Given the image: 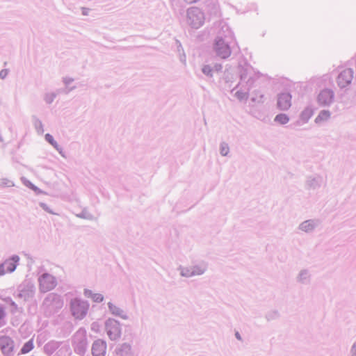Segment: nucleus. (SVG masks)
Here are the masks:
<instances>
[{"mask_svg": "<svg viewBox=\"0 0 356 356\" xmlns=\"http://www.w3.org/2000/svg\"><path fill=\"white\" fill-rule=\"evenodd\" d=\"M234 40V35L227 26L222 27L216 36L213 44V50L216 56L222 59H226L232 54L231 43Z\"/></svg>", "mask_w": 356, "mask_h": 356, "instance_id": "f257e3e1", "label": "nucleus"}, {"mask_svg": "<svg viewBox=\"0 0 356 356\" xmlns=\"http://www.w3.org/2000/svg\"><path fill=\"white\" fill-rule=\"evenodd\" d=\"M63 303L61 296L55 293H49L42 304L45 316L50 317L58 313L63 307Z\"/></svg>", "mask_w": 356, "mask_h": 356, "instance_id": "f03ea898", "label": "nucleus"}, {"mask_svg": "<svg viewBox=\"0 0 356 356\" xmlns=\"http://www.w3.org/2000/svg\"><path fill=\"white\" fill-rule=\"evenodd\" d=\"M71 341L74 352L79 356H85L88 348L86 328H79L72 335Z\"/></svg>", "mask_w": 356, "mask_h": 356, "instance_id": "7ed1b4c3", "label": "nucleus"}, {"mask_svg": "<svg viewBox=\"0 0 356 356\" xmlns=\"http://www.w3.org/2000/svg\"><path fill=\"white\" fill-rule=\"evenodd\" d=\"M89 304L87 301L79 298H74L70 300V309L72 315L76 319L81 320L87 314Z\"/></svg>", "mask_w": 356, "mask_h": 356, "instance_id": "20e7f679", "label": "nucleus"}, {"mask_svg": "<svg viewBox=\"0 0 356 356\" xmlns=\"http://www.w3.org/2000/svg\"><path fill=\"white\" fill-rule=\"evenodd\" d=\"M187 24L192 28L197 29L204 23V13L197 7H191L187 10Z\"/></svg>", "mask_w": 356, "mask_h": 356, "instance_id": "39448f33", "label": "nucleus"}, {"mask_svg": "<svg viewBox=\"0 0 356 356\" xmlns=\"http://www.w3.org/2000/svg\"><path fill=\"white\" fill-rule=\"evenodd\" d=\"M105 331L111 341H117L121 337L122 328L120 322L108 318L104 323Z\"/></svg>", "mask_w": 356, "mask_h": 356, "instance_id": "423d86ee", "label": "nucleus"}, {"mask_svg": "<svg viewBox=\"0 0 356 356\" xmlns=\"http://www.w3.org/2000/svg\"><path fill=\"white\" fill-rule=\"evenodd\" d=\"M17 297L22 299L24 302L31 300L35 293V285L29 282L24 281L17 287Z\"/></svg>", "mask_w": 356, "mask_h": 356, "instance_id": "0eeeda50", "label": "nucleus"}, {"mask_svg": "<svg viewBox=\"0 0 356 356\" xmlns=\"http://www.w3.org/2000/svg\"><path fill=\"white\" fill-rule=\"evenodd\" d=\"M39 289L41 293H46L54 289L57 285L56 278L48 273H42L38 278Z\"/></svg>", "mask_w": 356, "mask_h": 356, "instance_id": "6e6552de", "label": "nucleus"}, {"mask_svg": "<svg viewBox=\"0 0 356 356\" xmlns=\"http://www.w3.org/2000/svg\"><path fill=\"white\" fill-rule=\"evenodd\" d=\"M354 71L351 68H346L341 71L337 78V83L341 89H345L352 83Z\"/></svg>", "mask_w": 356, "mask_h": 356, "instance_id": "1a4fd4ad", "label": "nucleus"}, {"mask_svg": "<svg viewBox=\"0 0 356 356\" xmlns=\"http://www.w3.org/2000/svg\"><path fill=\"white\" fill-rule=\"evenodd\" d=\"M19 261V257L14 254L3 263L0 264V276H3L6 273H13L15 270Z\"/></svg>", "mask_w": 356, "mask_h": 356, "instance_id": "9d476101", "label": "nucleus"}, {"mask_svg": "<svg viewBox=\"0 0 356 356\" xmlns=\"http://www.w3.org/2000/svg\"><path fill=\"white\" fill-rule=\"evenodd\" d=\"M334 93L332 90L325 88L322 90L317 96V102L321 106H329L333 102Z\"/></svg>", "mask_w": 356, "mask_h": 356, "instance_id": "9b49d317", "label": "nucleus"}, {"mask_svg": "<svg viewBox=\"0 0 356 356\" xmlns=\"http://www.w3.org/2000/svg\"><path fill=\"white\" fill-rule=\"evenodd\" d=\"M0 349L5 356H11L14 350V341L8 336L0 337Z\"/></svg>", "mask_w": 356, "mask_h": 356, "instance_id": "f8f14e48", "label": "nucleus"}, {"mask_svg": "<svg viewBox=\"0 0 356 356\" xmlns=\"http://www.w3.org/2000/svg\"><path fill=\"white\" fill-rule=\"evenodd\" d=\"M106 348V341L102 339H97L92 344L91 354L92 356H105Z\"/></svg>", "mask_w": 356, "mask_h": 356, "instance_id": "ddd939ff", "label": "nucleus"}, {"mask_svg": "<svg viewBox=\"0 0 356 356\" xmlns=\"http://www.w3.org/2000/svg\"><path fill=\"white\" fill-rule=\"evenodd\" d=\"M291 95L288 92H281L277 95V106L280 110L286 111L291 106Z\"/></svg>", "mask_w": 356, "mask_h": 356, "instance_id": "4468645a", "label": "nucleus"}, {"mask_svg": "<svg viewBox=\"0 0 356 356\" xmlns=\"http://www.w3.org/2000/svg\"><path fill=\"white\" fill-rule=\"evenodd\" d=\"M321 224V221L318 219H309L306 220L301 222L298 229L306 233L312 232L319 225Z\"/></svg>", "mask_w": 356, "mask_h": 356, "instance_id": "2eb2a0df", "label": "nucleus"}, {"mask_svg": "<svg viewBox=\"0 0 356 356\" xmlns=\"http://www.w3.org/2000/svg\"><path fill=\"white\" fill-rule=\"evenodd\" d=\"M323 177L321 176H309L306 180L305 188L307 190H316L321 187Z\"/></svg>", "mask_w": 356, "mask_h": 356, "instance_id": "dca6fc26", "label": "nucleus"}, {"mask_svg": "<svg viewBox=\"0 0 356 356\" xmlns=\"http://www.w3.org/2000/svg\"><path fill=\"white\" fill-rule=\"evenodd\" d=\"M62 343V341L51 340L44 346L43 352L47 356H53Z\"/></svg>", "mask_w": 356, "mask_h": 356, "instance_id": "f3484780", "label": "nucleus"}, {"mask_svg": "<svg viewBox=\"0 0 356 356\" xmlns=\"http://www.w3.org/2000/svg\"><path fill=\"white\" fill-rule=\"evenodd\" d=\"M115 353L117 356H133L131 345L127 342L119 344Z\"/></svg>", "mask_w": 356, "mask_h": 356, "instance_id": "a211bd4d", "label": "nucleus"}, {"mask_svg": "<svg viewBox=\"0 0 356 356\" xmlns=\"http://www.w3.org/2000/svg\"><path fill=\"white\" fill-rule=\"evenodd\" d=\"M252 67L250 64H248L246 61L240 62L238 65V72L239 74L240 81L241 82L244 81L248 74L250 73L252 70Z\"/></svg>", "mask_w": 356, "mask_h": 356, "instance_id": "6ab92c4d", "label": "nucleus"}, {"mask_svg": "<svg viewBox=\"0 0 356 356\" xmlns=\"http://www.w3.org/2000/svg\"><path fill=\"white\" fill-rule=\"evenodd\" d=\"M107 305L108 311L112 315L120 317L124 320H127L129 318V316L127 315L126 312H124L122 309L116 306L111 302H108Z\"/></svg>", "mask_w": 356, "mask_h": 356, "instance_id": "aec40b11", "label": "nucleus"}, {"mask_svg": "<svg viewBox=\"0 0 356 356\" xmlns=\"http://www.w3.org/2000/svg\"><path fill=\"white\" fill-rule=\"evenodd\" d=\"M297 282L302 284H308L310 282V274L308 270L302 269L300 271L298 277Z\"/></svg>", "mask_w": 356, "mask_h": 356, "instance_id": "412c9836", "label": "nucleus"}, {"mask_svg": "<svg viewBox=\"0 0 356 356\" xmlns=\"http://www.w3.org/2000/svg\"><path fill=\"white\" fill-rule=\"evenodd\" d=\"M72 350L69 344L62 343L53 356H70Z\"/></svg>", "mask_w": 356, "mask_h": 356, "instance_id": "4be33fe9", "label": "nucleus"}, {"mask_svg": "<svg viewBox=\"0 0 356 356\" xmlns=\"http://www.w3.org/2000/svg\"><path fill=\"white\" fill-rule=\"evenodd\" d=\"M207 264L206 263H201L198 265H195L191 266L193 275H203L207 270Z\"/></svg>", "mask_w": 356, "mask_h": 356, "instance_id": "5701e85b", "label": "nucleus"}, {"mask_svg": "<svg viewBox=\"0 0 356 356\" xmlns=\"http://www.w3.org/2000/svg\"><path fill=\"white\" fill-rule=\"evenodd\" d=\"M314 114V110L309 107H306L300 113V118L303 122H307Z\"/></svg>", "mask_w": 356, "mask_h": 356, "instance_id": "b1692460", "label": "nucleus"}, {"mask_svg": "<svg viewBox=\"0 0 356 356\" xmlns=\"http://www.w3.org/2000/svg\"><path fill=\"white\" fill-rule=\"evenodd\" d=\"M201 71L206 76L207 80L211 81L213 79L214 69L211 65H204L201 68Z\"/></svg>", "mask_w": 356, "mask_h": 356, "instance_id": "393cba45", "label": "nucleus"}, {"mask_svg": "<svg viewBox=\"0 0 356 356\" xmlns=\"http://www.w3.org/2000/svg\"><path fill=\"white\" fill-rule=\"evenodd\" d=\"M255 81V79L252 76H250L248 80L245 81V84H242V82H239L232 90V92H233L236 88H239L241 86L243 87L245 89H246L248 91H250V89L252 88L254 83Z\"/></svg>", "mask_w": 356, "mask_h": 356, "instance_id": "a878e982", "label": "nucleus"}, {"mask_svg": "<svg viewBox=\"0 0 356 356\" xmlns=\"http://www.w3.org/2000/svg\"><path fill=\"white\" fill-rule=\"evenodd\" d=\"M208 11L211 15L219 16V7L217 1H210L209 4L207 5Z\"/></svg>", "mask_w": 356, "mask_h": 356, "instance_id": "bb28decb", "label": "nucleus"}, {"mask_svg": "<svg viewBox=\"0 0 356 356\" xmlns=\"http://www.w3.org/2000/svg\"><path fill=\"white\" fill-rule=\"evenodd\" d=\"M234 95L239 101L247 100L249 97V91L241 86L240 90H237Z\"/></svg>", "mask_w": 356, "mask_h": 356, "instance_id": "cd10ccee", "label": "nucleus"}, {"mask_svg": "<svg viewBox=\"0 0 356 356\" xmlns=\"http://www.w3.org/2000/svg\"><path fill=\"white\" fill-rule=\"evenodd\" d=\"M331 113L327 110H323L320 111L319 114L315 119L316 123H319L323 121H326L330 118Z\"/></svg>", "mask_w": 356, "mask_h": 356, "instance_id": "c85d7f7f", "label": "nucleus"}, {"mask_svg": "<svg viewBox=\"0 0 356 356\" xmlns=\"http://www.w3.org/2000/svg\"><path fill=\"white\" fill-rule=\"evenodd\" d=\"M177 270L180 272V275L181 277H191L193 276L191 267H184L182 266H179Z\"/></svg>", "mask_w": 356, "mask_h": 356, "instance_id": "c756f323", "label": "nucleus"}, {"mask_svg": "<svg viewBox=\"0 0 356 356\" xmlns=\"http://www.w3.org/2000/svg\"><path fill=\"white\" fill-rule=\"evenodd\" d=\"M33 348H34L33 339L32 338L30 340H29L28 341H26L23 345V346L22 347V348L20 350V353H22V354L28 353L31 350H32Z\"/></svg>", "mask_w": 356, "mask_h": 356, "instance_id": "7c9ffc66", "label": "nucleus"}, {"mask_svg": "<svg viewBox=\"0 0 356 356\" xmlns=\"http://www.w3.org/2000/svg\"><path fill=\"white\" fill-rule=\"evenodd\" d=\"M264 99V94L261 93L259 90H255L252 92L251 101L257 103H263Z\"/></svg>", "mask_w": 356, "mask_h": 356, "instance_id": "2f4dec72", "label": "nucleus"}, {"mask_svg": "<svg viewBox=\"0 0 356 356\" xmlns=\"http://www.w3.org/2000/svg\"><path fill=\"white\" fill-rule=\"evenodd\" d=\"M274 120L280 124H285L289 121V118L285 113H280L275 116Z\"/></svg>", "mask_w": 356, "mask_h": 356, "instance_id": "473e14b6", "label": "nucleus"}, {"mask_svg": "<svg viewBox=\"0 0 356 356\" xmlns=\"http://www.w3.org/2000/svg\"><path fill=\"white\" fill-rule=\"evenodd\" d=\"M24 184L26 186L33 191L37 195L44 193V191L39 188L38 186H35L31 181L29 180L25 179L24 181Z\"/></svg>", "mask_w": 356, "mask_h": 356, "instance_id": "72a5a7b5", "label": "nucleus"}, {"mask_svg": "<svg viewBox=\"0 0 356 356\" xmlns=\"http://www.w3.org/2000/svg\"><path fill=\"white\" fill-rule=\"evenodd\" d=\"M33 125L38 134H42L44 133L42 122L36 117H33Z\"/></svg>", "mask_w": 356, "mask_h": 356, "instance_id": "f704fd0d", "label": "nucleus"}, {"mask_svg": "<svg viewBox=\"0 0 356 356\" xmlns=\"http://www.w3.org/2000/svg\"><path fill=\"white\" fill-rule=\"evenodd\" d=\"M280 317V313L277 310H271L266 313L265 318L268 321L276 320Z\"/></svg>", "mask_w": 356, "mask_h": 356, "instance_id": "c9c22d12", "label": "nucleus"}, {"mask_svg": "<svg viewBox=\"0 0 356 356\" xmlns=\"http://www.w3.org/2000/svg\"><path fill=\"white\" fill-rule=\"evenodd\" d=\"M229 152V147L227 143L222 142L220 144V154L223 156H226L228 155Z\"/></svg>", "mask_w": 356, "mask_h": 356, "instance_id": "e433bc0d", "label": "nucleus"}, {"mask_svg": "<svg viewBox=\"0 0 356 356\" xmlns=\"http://www.w3.org/2000/svg\"><path fill=\"white\" fill-rule=\"evenodd\" d=\"M56 96H57L56 92L47 93V94H45V96H44V101L47 104H50L54 102V100L55 99Z\"/></svg>", "mask_w": 356, "mask_h": 356, "instance_id": "4c0bfd02", "label": "nucleus"}, {"mask_svg": "<svg viewBox=\"0 0 356 356\" xmlns=\"http://www.w3.org/2000/svg\"><path fill=\"white\" fill-rule=\"evenodd\" d=\"M14 186V182L7 178H2L0 179V186L1 187H12Z\"/></svg>", "mask_w": 356, "mask_h": 356, "instance_id": "58836bf2", "label": "nucleus"}, {"mask_svg": "<svg viewBox=\"0 0 356 356\" xmlns=\"http://www.w3.org/2000/svg\"><path fill=\"white\" fill-rule=\"evenodd\" d=\"M8 302H9L10 305L12 307L11 312L15 313L17 312H22V308L18 307L17 305L10 298H8Z\"/></svg>", "mask_w": 356, "mask_h": 356, "instance_id": "ea45409f", "label": "nucleus"}, {"mask_svg": "<svg viewBox=\"0 0 356 356\" xmlns=\"http://www.w3.org/2000/svg\"><path fill=\"white\" fill-rule=\"evenodd\" d=\"M44 138L46 141L51 145L54 147H57L58 143L54 140V137L50 134H46Z\"/></svg>", "mask_w": 356, "mask_h": 356, "instance_id": "a19ab883", "label": "nucleus"}, {"mask_svg": "<svg viewBox=\"0 0 356 356\" xmlns=\"http://www.w3.org/2000/svg\"><path fill=\"white\" fill-rule=\"evenodd\" d=\"M76 216L87 220H92L93 218L92 215L85 210H83L80 213L77 214Z\"/></svg>", "mask_w": 356, "mask_h": 356, "instance_id": "79ce46f5", "label": "nucleus"}, {"mask_svg": "<svg viewBox=\"0 0 356 356\" xmlns=\"http://www.w3.org/2000/svg\"><path fill=\"white\" fill-rule=\"evenodd\" d=\"M92 300L95 302L100 303L104 300V296L101 293H95Z\"/></svg>", "mask_w": 356, "mask_h": 356, "instance_id": "37998d69", "label": "nucleus"}, {"mask_svg": "<svg viewBox=\"0 0 356 356\" xmlns=\"http://www.w3.org/2000/svg\"><path fill=\"white\" fill-rule=\"evenodd\" d=\"M39 205L40 207L43 209L46 212L49 213H51V214H56V213H54L50 208L44 202H40L39 203Z\"/></svg>", "mask_w": 356, "mask_h": 356, "instance_id": "c03bdc74", "label": "nucleus"}, {"mask_svg": "<svg viewBox=\"0 0 356 356\" xmlns=\"http://www.w3.org/2000/svg\"><path fill=\"white\" fill-rule=\"evenodd\" d=\"M95 293H93L91 290L86 289H84L83 294L86 297L92 298L93 295Z\"/></svg>", "mask_w": 356, "mask_h": 356, "instance_id": "a18cd8bd", "label": "nucleus"}, {"mask_svg": "<svg viewBox=\"0 0 356 356\" xmlns=\"http://www.w3.org/2000/svg\"><path fill=\"white\" fill-rule=\"evenodd\" d=\"M350 356H356V341L353 343L350 348Z\"/></svg>", "mask_w": 356, "mask_h": 356, "instance_id": "49530a36", "label": "nucleus"}, {"mask_svg": "<svg viewBox=\"0 0 356 356\" xmlns=\"http://www.w3.org/2000/svg\"><path fill=\"white\" fill-rule=\"evenodd\" d=\"M8 69H3L0 71V78L1 79H4L8 74Z\"/></svg>", "mask_w": 356, "mask_h": 356, "instance_id": "de8ad7c7", "label": "nucleus"}, {"mask_svg": "<svg viewBox=\"0 0 356 356\" xmlns=\"http://www.w3.org/2000/svg\"><path fill=\"white\" fill-rule=\"evenodd\" d=\"M74 81V79L73 78H71V77H63V82L65 83V85L66 86H68L70 85L71 83H72Z\"/></svg>", "mask_w": 356, "mask_h": 356, "instance_id": "09e8293b", "label": "nucleus"}, {"mask_svg": "<svg viewBox=\"0 0 356 356\" xmlns=\"http://www.w3.org/2000/svg\"><path fill=\"white\" fill-rule=\"evenodd\" d=\"M6 316V312L4 308L0 305V320L4 318Z\"/></svg>", "mask_w": 356, "mask_h": 356, "instance_id": "8fccbe9b", "label": "nucleus"}, {"mask_svg": "<svg viewBox=\"0 0 356 356\" xmlns=\"http://www.w3.org/2000/svg\"><path fill=\"white\" fill-rule=\"evenodd\" d=\"M213 67L214 69V72H218L221 71V70L222 68V65H220V64H215Z\"/></svg>", "mask_w": 356, "mask_h": 356, "instance_id": "3c124183", "label": "nucleus"}, {"mask_svg": "<svg viewBox=\"0 0 356 356\" xmlns=\"http://www.w3.org/2000/svg\"><path fill=\"white\" fill-rule=\"evenodd\" d=\"M176 44L177 47V51L180 53L181 51H184V49L181 46V42L179 40H176Z\"/></svg>", "mask_w": 356, "mask_h": 356, "instance_id": "603ef678", "label": "nucleus"}, {"mask_svg": "<svg viewBox=\"0 0 356 356\" xmlns=\"http://www.w3.org/2000/svg\"><path fill=\"white\" fill-rule=\"evenodd\" d=\"M81 12H82V15H85V16L88 15L89 11H90L89 8H85V7H81Z\"/></svg>", "mask_w": 356, "mask_h": 356, "instance_id": "864d4df0", "label": "nucleus"}, {"mask_svg": "<svg viewBox=\"0 0 356 356\" xmlns=\"http://www.w3.org/2000/svg\"><path fill=\"white\" fill-rule=\"evenodd\" d=\"M234 335H235V337L239 340V341H243V339L241 337V335L240 334V333L238 332V331H236L235 333H234Z\"/></svg>", "mask_w": 356, "mask_h": 356, "instance_id": "5fc2aeb1", "label": "nucleus"}, {"mask_svg": "<svg viewBox=\"0 0 356 356\" xmlns=\"http://www.w3.org/2000/svg\"><path fill=\"white\" fill-rule=\"evenodd\" d=\"M76 88L75 86H72V87H70L67 89V90L66 91V93H68L70 91H72L73 90H74Z\"/></svg>", "mask_w": 356, "mask_h": 356, "instance_id": "6e6d98bb", "label": "nucleus"}, {"mask_svg": "<svg viewBox=\"0 0 356 356\" xmlns=\"http://www.w3.org/2000/svg\"><path fill=\"white\" fill-rule=\"evenodd\" d=\"M58 152L60 150H63V147L60 146L58 144L57 145V147H54Z\"/></svg>", "mask_w": 356, "mask_h": 356, "instance_id": "4d7b16f0", "label": "nucleus"}, {"mask_svg": "<svg viewBox=\"0 0 356 356\" xmlns=\"http://www.w3.org/2000/svg\"><path fill=\"white\" fill-rule=\"evenodd\" d=\"M185 58H186V56H185V54H183V56H181V57H180V60H181V62H184V61H185Z\"/></svg>", "mask_w": 356, "mask_h": 356, "instance_id": "13d9d810", "label": "nucleus"}, {"mask_svg": "<svg viewBox=\"0 0 356 356\" xmlns=\"http://www.w3.org/2000/svg\"><path fill=\"white\" fill-rule=\"evenodd\" d=\"M58 152H59V154H60L62 156L65 157V155H64V154L63 153V150H60Z\"/></svg>", "mask_w": 356, "mask_h": 356, "instance_id": "bf43d9fd", "label": "nucleus"}, {"mask_svg": "<svg viewBox=\"0 0 356 356\" xmlns=\"http://www.w3.org/2000/svg\"><path fill=\"white\" fill-rule=\"evenodd\" d=\"M95 325V323H93L92 324V330H95V327H96V325Z\"/></svg>", "mask_w": 356, "mask_h": 356, "instance_id": "052dcab7", "label": "nucleus"}, {"mask_svg": "<svg viewBox=\"0 0 356 356\" xmlns=\"http://www.w3.org/2000/svg\"><path fill=\"white\" fill-rule=\"evenodd\" d=\"M95 325V323H93L92 324V330H95V327H96V325Z\"/></svg>", "mask_w": 356, "mask_h": 356, "instance_id": "680f3d73", "label": "nucleus"}, {"mask_svg": "<svg viewBox=\"0 0 356 356\" xmlns=\"http://www.w3.org/2000/svg\"><path fill=\"white\" fill-rule=\"evenodd\" d=\"M190 3H195L196 1H189Z\"/></svg>", "mask_w": 356, "mask_h": 356, "instance_id": "e2e57ef3", "label": "nucleus"}]
</instances>
